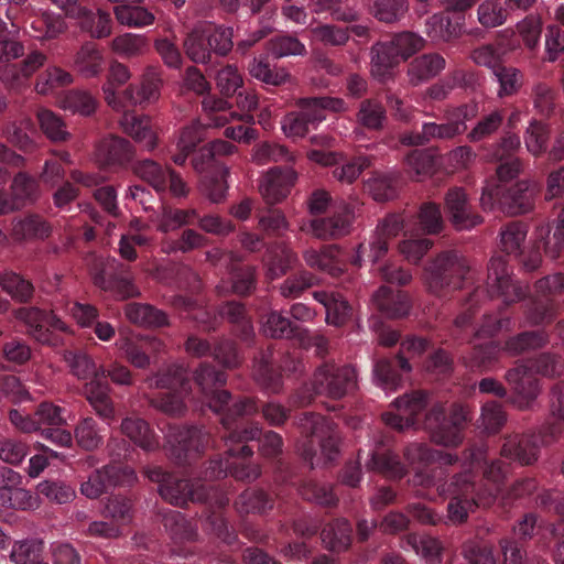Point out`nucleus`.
I'll list each match as a JSON object with an SVG mask.
<instances>
[{
  "label": "nucleus",
  "instance_id": "4468645a",
  "mask_svg": "<svg viewBox=\"0 0 564 564\" xmlns=\"http://www.w3.org/2000/svg\"><path fill=\"white\" fill-rule=\"evenodd\" d=\"M301 438L297 442V451L303 459L315 468L323 464L333 463L339 455L341 443L337 425H300Z\"/></svg>",
  "mask_w": 564,
  "mask_h": 564
},
{
  "label": "nucleus",
  "instance_id": "1a4fd4ad",
  "mask_svg": "<svg viewBox=\"0 0 564 564\" xmlns=\"http://www.w3.org/2000/svg\"><path fill=\"white\" fill-rule=\"evenodd\" d=\"M234 30L230 26L208 24L194 29L184 41L186 56L196 64H215L234 47Z\"/></svg>",
  "mask_w": 564,
  "mask_h": 564
},
{
  "label": "nucleus",
  "instance_id": "49530a36",
  "mask_svg": "<svg viewBox=\"0 0 564 564\" xmlns=\"http://www.w3.org/2000/svg\"><path fill=\"white\" fill-rule=\"evenodd\" d=\"M371 55V73L380 79H384L402 59L391 40L376 43Z\"/></svg>",
  "mask_w": 564,
  "mask_h": 564
},
{
  "label": "nucleus",
  "instance_id": "c85d7f7f",
  "mask_svg": "<svg viewBox=\"0 0 564 564\" xmlns=\"http://www.w3.org/2000/svg\"><path fill=\"white\" fill-rule=\"evenodd\" d=\"M549 436L543 435L540 431L539 435H516L509 437L501 447V456L518 460L521 465H531L538 459L540 445L547 444Z\"/></svg>",
  "mask_w": 564,
  "mask_h": 564
},
{
  "label": "nucleus",
  "instance_id": "423d86ee",
  "mask_svg": "<svg viewBox=\"0 0 564 564\" xmlns=\"http://www.w3.org/2000/svg\"><path fill=\"white\" fill-rule=\"evenodd\" d=\"M234 425H223L220 440L224 442L227 458H210L204 464V470L199 473L196 480L209 481L227 476L229 474L236 480L253 481L261 471L257 464L251 462L252 447L249 445H238L232 433ZM236 427L238 425H235Z\"/></svg>",
  "mask_w": 564,
  "mask_h": 564
},
{
  "label": "nucleus",
  "instance_id": "de8ad7c7",
  "mask_svg": "<svg viewBox=\"0 0 564 564\" xmlns=\"http://www.w3.org/2000/svg\"><path fill=\"white\" fill-rule=\"evenodd\" d=\"M314 299L326 310V321L328 324L343 325L351 313L348 302L339 294L328 291H315Z\"/></svg>",
  "mask_w": 564,
  "mask_h": 564
},
{
  "label": "nucleus",
  "instance_id": "58836bf2",
  "mask_svg": "<svg viewBox=\"0 0 564 564\" xmlns=\"http://www.w3.org/2000/svg\"><path fill=\"white\" fill-rule=\"evenodd\" d=\"M451 12L435 13L426 20V33L432 40L451 41L460 34L465 17Z\"/></svg>",
  "mask_w": 564,
  "mask_h": 564
},
{
  "label": "nucleus",
  "instance_id": "6ab92c4d",
  "mask_svg": "<svg viewBox=\"0 0 564 564\" xmlns=\"http://www.w3.org/2000/svg\"><path fill=\"white\" fill-rule=\"evenodd\" d=\"M357 375L350 366L325 361L318 366L312 379V389L317 395L340 399L356 387Z\"/></svg>",
  "mask_w": 564,
  "mask_h": 564
},
{
  "label": "nucleus",
  "instance_id": "2eb2a0df",
  "mask_svg": "<svg viewBox=\"0 0 564 564\" xmlns=\"http://www.w3.org/2000/svg\"><path fill=\"white\" fill-rule=\"evenodd\" d=\"M536 183L522 180L509 187L487 185L480 196L484 210H491L498 206L503 213L510 215L525 214L533 209L536 194Z\"/></svg>",
  "mask_w": 564,
  "mask_h": 564
},
{
  "label": "nucleus",
  "instance_id": "864d4df0",
  "mask_svg": "<svg viewBox=\"0 0 564 564\" xmlns=\"http://www.w3.org/2000/svg\"><path fill=\"white\" fill-rule=\"evenodd\" d=\"M296 261V253L286 247L276 246L268 249L263 258V263L267 267V276L274 280L286 274Z\"/></svg>",
  "mask_w": 564,
  "mask_h": 564
},
{
  "label": "nucleus",
  "instance_id": "c756f323",
  "mask_svg": "<svg viewBox=\"0 0 564 564\" xmlns=\"http://www.w3.org/2000/svg\"><path fill=\"white\" fill-rule=\"evenodd\" d=\"M429 395L425 391L415 390L395 399L393 405L398 413L386 412L382 414L383 423H416L414 415L425 410Z\"/></svg>",
  "mask_w": 564,
  "mask_h": 564
},
{
  "label": "nucleus",
  "instance_id": "f03ea898",
  "mask_svg": "<svg viewBox=\"0 0 564 564\" xmlns=\"http://www.w3.org/2000/svg\"><path fill=\"white\" fill-rule=\"evenodd\" d=\"M144 475L149 480L159 484L160 496L171 505L185 507L188 502L204 503L207 528L225 544L232 546L237 543L238 535L223 514L229 503V498L223 490L199 482L196 478H177L160 466H147Z\"/></svg>",
  "mask_w": 564,
  "mask_h": 564
},
{
  "label": "nucleus",
  "instance_id": "7c9ffc66",
  "mask_svg": "<svg viewBox=\"0 0 564 564\" xmlns=\"http://www.w3.org/2000/svg\"><path fill=\"white\" fill-rule=\"evenodd\" d=\"M47 61L46 54L33 50L18 64L8 65L1 74L3 82L13 88H20L37 72Z\"/></svg>",
  "mask_w": 564,
  "mask_h": 564
},
{
  "label": "nucleus",
  "instance_id": "9d476101",
  "mask_svg": "<svg viewBox=\"0 0 564 564\" xmlns=\"http://www.w3.org/2000/svg\"><path fill=\"white\" fill-rule=\"evenodd\" d=\"M149 384L166 391L151 399V404L166 415L181 416L185 409V397L189 393L191 380L183 366L172 365L149 379Z\"/></svg>",
  "mask_w": 564,
  "mask_h": 564
},
{
  "label": "nucleus",
  "instance_id": "8fccbe9b",
  "mask_svg": "<svg viewBox=\"0 0 564 564\" xmlns=\"http://www.w3.org/2000/svg\"><path fill=\"white\" fill-rule=\"evenodd\" d=\"M110 387L101 377L93 378L85 386L88 402L101 419H110L113 414V403L109 395Z\"/></svg>",
  "mask_w": 564,
  "mask_h": 564
},
{
  "label": "nucleus",
  "instance_id": "5701e85b",
  "mask_svg": "<svg viewBox=\"0 0 564 564\" xmlns=\"http://www.w3.org/2000/svg\"><path fill=\"white\" fill-rule=\"evenodd\" d=\"M135 480L133 468L123 463H111L94 471L80 486V491L89 499H96L116 486H130Z\"/></svg>",
  "mask_w": 564,
  "mask_h": 564
},
{
  "label": "nucleus",
  "instance_id": "09e8293b",
  "mask_svg": "<svg viewBox=\"0 0 564 564\" xmlns=\"http://www.w3.org/2000/svg\"><path fill=\"white\" fill-rule=\"evenodd\" d=\"M261 332L265 337L297 339L299 336L305 334V328L273 311L262 321Z\"/></svg>",
  "mask_w": 564,
  "mask_h": 564
},
{
  "label": "nucleus",
  "instance_id": "6e6552de",
  "mask_svg": "<svg viewBox=\"0 0 564 564\" xmlns=\"http://www.w3.org/2000/svg\"><path fill=\"white\" fill-rule=\"evenodd\" d=\"M160 429L164 435L165 448L177 465L192 466L209 446L215 445V438L207 425H164Z\"/></svg>",
  "mask_w": 564,
  "mask_h": 564
},
{
  "label": "nucleus",
  "instance_id": "bf43d9fd",
  "mask_svg": "<svg viewBox=\"0 0 564 564\" xmlns=\"http://www.w3.org/2000/svg\"><path fill=\"white\" fill-rule=\"evenodd\" d=\"M357 123L371 131H380L387 122L384 106L376 99H365L356 113Z\"/></svg>",
  "mask_w": 564,
  "mask_h": 564
},
{
  "label": "nucleus",
  "instance_id": "72a5a7b5",
  "mask_svg": "<svg viewBox=\"0 0 564 564\" xmlns=\"http://www.w3.org/2000/svg\"><path fill=\"white\" fill-rule=\"evenodd\" d=\"M232 433L235 434L237 444L251 446L252 453L257 447V449L260 451L262 455L268 457H275L282 451V437L272 431L265 432L262 437L259 438H257V436L261 433L258 431V429H232Z\"/></svg>",
  "mask_w": 564,
  "mask_h": 564
},
{
  "label": "nucleus",
  "instance_id": "2f4dec72",
  "mask_svg": "<svg viewBox=\"0 0 564 564\" xmlns=\"http://www.w3.org/2000/svg\"><path fill=\"white\" fill-rule=\"evenodd\" d=\"M405 180L400 171L376 172L366 182L365 188L377 202H388L398 197Z\"/></svg>",
  "mask_w": 564,
  "mask_h": 564
},
{
  "label": "nucleus",
  "instance_id": "a878e982",
  "mask_svg": "<svg viewBox=\"0 0 564 564\" xmlns=\"http://www.w3.org/2000/svg\"><path fill=\"white\" fill-rule=\"evenodd\" d=\"M297 180V173L290 166H273L259 183V191L268 205L281 203L291 193Z\"/></svg>",
  "mask_w": 564,
  "mask_h": 564
},
{
  "label": "nucleus",
  "instance_id": "f3484780",
  "mask_svg": "<svg viewBox=\"0 0 564 564\" xmlns=\"http://www.w3.org/2000/svg\"><path fill=\"white\" fill-rule=\"evenodd\" d=\"M564 292V274L556 273L535 283V295L524 303V316L531 325L550 324L557 310L555 295Z\"/></svg>",
  "mask_w": 564,
  "mask_h": 564
},
{
  "label": "nucleus",
  "instance_id": "c03bdc74",
  "mask_svg": "<svg viewBox=\"0 0 564 564\" xmlns=\"http://www.w3.org/2000/svg\"><path fill=\"white\" fill-rule=\"evenodd\" d=\"M0 286L19 304L32 303L35 295L33 282L14 271H6L0 275Z\"/></svg>",
  "mask_w": 564,
  "mask_h": 564
},
{
  "label": "nucleus",
  "instance_id": "20e7f679",
  "mask_svg": "<svg viewBox=\"0 0 564 564\" xmlns=\"http://www.w3.org/2000/svg\"><path fill=\"white\" fill-rule=\"evenodd\" d=\"M529 293L527 284L514 278L506 256L496 253L488 264L486 288H476L467 297L465 310L455 318V326L459 329L471 324L474 310L485 299H501L505 306L525 300Z\"/></svg>",
  "mask_w": 564,
  "mask_h": 564
},
{
  "label": "nucleus",
  "instance_id": "603ef678",
  "mask_svg": "<svg viewBox=\"0 0 564 564\" xmlns=\"http://www.w3.org/2000/svg\"><path fill=\"white\" fill-rule=\"evenodd\" d=\"M104 57L95 43L87 42L76 53L74 67L85 78L98 76L104 70Z\"/></svg>",
  "mask_w": 564,
  "mask_h": 564
},
{
  "label": "nucleus",
  "instance_id": "774afa93",
  "mask_svg": "<svg viewBox=\"0 0 564 564\" xmlns=\"http://www.w3.org/2000/svg\"><path fill=\"white\" fill-rule=\"evenodd\" d=\"M300 494L303 499L315 502L322 507H335L338 502V497L334 492L333 486L315 480L304 481L300 488Z\"/></svg>",
  "mask_w": 564,
  "mask_h": 564
},
{
  "label": "nucleus",
  "instance_id": "e433bc0d",
  "mask_svg": "<svg viewBox=\"0 0 564 564\" xmlns=\"http://www.w3.org/2000/svg\"><path fill=\"white\" fill-rule=\"evenodd\" d=\"M127 272L128 268L123 264H120L119 273H109L107 270H101L95 273L94 283L105 291H113L122 299L137 296L139 295V290Z\"/></svg>",
  "mask_w": 564,
  "mask_h": 564
},
{
  "label": "nucleus",
  "instance_id": "cd10ccee",
  "mask_svg": "<svg viewBox=\"0 0 564 564\" xmlns=\"http://www.w3.org/2000/svg\"><path fill=\"white\" fill-rule=\"evenodd\" d=\"M134 156L135 150L130 141L117 135L104 138L96 149L98 163L110 170L127 169Z\"/></svg>",
  "mask_w": 564,
  "mask_h": 564
},
{
  "label": "nucleus",
  "instance_id": "338daca9",
  "mask_svg": "<svg viewBox=\"0 0 564 564\" xmlns=\"http://www.w3.org/2000/svg\"><path fill=\"white\" fill-rule=\"evenodd\" d=\"M73 83L70 73L58 66H48L39 74L35 83V90L39 94L47 95L57 88L68 86Z\"/></svg>",
  "mask_w": 564,
  "mask_h": 564
},
{
  "label": "nucleus",
  "instance_id": "ea45409f",
  "mask_svg": "<svg viewBox=\"0 0 564 564\" xmlns=\"http://www.w3.org/2000/svg\"><path fill=\"white\" fill-rule=\"evenodd\" d=\"M323 545L332 552H344L352 542V528L346 519H334L321 532Z\"/></svg>",
  "mask_w": 564,
  "mask_h": 564
},
{
  "label": "nucleus",
  "instance_id": "dca6fc26",
  "mask_svg": "<svg viewBox=\"0 0 564 564\" xmlns=\"http://www.w3.org/2000/svg\"><path fill=\"white\" fill-rule=\"evenodd\" d=\"M302 370L303 362L299 356L291 352L275 355L271 346L254 357L253 377L259 384L271 392H278L281 389L283 375L299 373Z\"/></svg>",
  "mask_w": 564,
  "mask_h": 564
},
{
  "label": "nucleus",
  "instance_id": "c9c22d12",
  "mask_svg": "<svg viewBox=\"0 0 564 564\" xmlns=\"http://www.w3.org/2000/svg\"><path fill=\"white\" fill-rule=\"evenodd\" d=\"M163 527L174 545L181 546L198 539L196 524L180 511L169 510L163 513Z\"/></svg>",
  "mask_w": 564,
  "mask_h": 564
},
{
  "label": "nucleus",
  "instance_id": "79ce46f5",
  "mask_svg": "<svg viewBox=\"0 0 564 564\" xmlns=\"http://www.w3.org/2000/svg\"><path fill=\"white\" fill-rule=\"evenodd\" d=\"M126 317L133 324L158 328L169 325L167 314L151 304L131 302L124 306Z\"/></svg>",
  "mask_w": 564,
  "mask_h": 564
},
{
  "label": "nucleus",
  "instance_id": "680f3d73",
  "mask_svg": "<svg viewBox=\"0 0 564 564\" xmlns=\"http://www.w3.org/2000/svg\"><path fill=\"white\" fill-rule=\"evenodd\" d=\"M161 345L160 341L153 340H139L134 341L130 338H122L117 341V346L124 352L127 360L134 367L144 369L150 365V356L148 350Z\"/></svg>",
  "mask_w": 564,
  "mask_h": 564
},
{
  "label": "nucleus",
  "instance_id": "052dcab7",
  "mask_svg": "<svg viewBox=\"0 0 564 564\" xmlns=\"http://www.w3.org/2000/svg\"><path fill=\"white\" fill-rule=\"evenodd\" d=\"M427 420L436 423H467L471 421V415L469 408L462 402H437L430 409Z\"/></svg>",
  "mask_w": 564,
  "mask_h": 564
},
{
  "label": "nucleus",
  "instance_id": "13d9d810",
  "mask_svg": "<svg viewBox=\"0 0 564 564\" xmlns=\"http://www.w3.org/2000/svg\"><path fill=\"white\" fill-rule=\"evenodd\" d=\"M130 78L128 67L119 62H113L109 69L108 83L104 86L105 100L113 109L121 110L124 105L122 90L117 91L115 85L121 86Z\"/></svg>",
  "mask_w": 564,
  "mask_h": 564
},
{
  "label": "nucleus",
  "instance_id": "bb28decb",
  "mask_svg": "<svg viewBox=\"0 0 564 564\" xmlns=\"http://www.w3.org/2000/svg\"><path fill=\"white\" fill-rule=\"evenodd\" d=\"M185 347L187 352L195 357L213 355L225 368H235L242 360L236 343L228 338L219 339L213 347L206 339L189 336Z\"/></svg>",
  "mask_w": 564,
  "mask_h": 564
},
{
  "label": "nucleus",
  "instance_id": "a211bd4d",
  "mask_svg": "<svg viewBox=\"0 0 564 564\" xmlns=\"http://www.w3.org/2000/svg\"><path fill=\"white\" fill-rule=\"evenodd\" d=\"M431 341L420 336H406L401 341L400 352L391 359H380L375 366V376L384 389L394 390L401 383V372H409L411 365L404 354L410 357L420 356L427 351Z\"/></svg>",
  "mask_w": 564,
  "mask_h": 564
},
{
  "label": "nucleus",
  "instance_id": "aec40b11",
  "mask_svg": "<svg viewBox=\"0 0 564 564\" xmlns=\"http://www.w3.org/2000/svg\"><path fill=\"white\" fill-rule=\"evenodd\" d=\"M404 220L403 215L391 214L380 221L369 241L358 246L354 264L361 265L366 259L372 264L379 263L388 254L390 241L404 228Z\"/></svg>",
  "mask_w": 564,
  "mask_h": 564
},
{
  "label": "nucleus",
  "instance_id": "f257e3e1",
  "mask_svg": "<svg viewBox=\"0 0 564 564\" xmlns=\"http://www.w3.org/2000/svg\"><path fill=\"white\" fill-rule=\"evenodd\" d=\"M404 457L409 464H421L412 482L424 488L435 487L438 495L448 498L447 518L453 524H462L476 508L490 507L503 485L509 465L502 459L488 462L485 445H473L464 452L468 468L445 480L447 471L457 456L432 449L423 443L405 447Z\"/></svg>",
  "mask_w": 564,
  "mask_h": 564
},
{
  "label": "nucleus",
  "instance_id": "4be33fe9",
  "mask_svg": "<svg viewBox=\"0 0 564 564\" xmlns=\"http://www.w3.org/2000/svg\"><path fill=\"white\" fill-rule=\"evenodd\" d=\"M14 316L24 325L25 333L41 344H53L52 330H68L65 322L53 312L37 306L19 307L14 311Z\"/></svg>",
  "mask_w": 564,
  "mask_h": 564
},
{
  "label": "nucleus",
  "instance_id": "ddd939ff",
  "mask_svg": "<svg viewBox=\"0 0 564 564\" xmlns=\"http://www.w3.org/2000/svg\"><path fill=\"white\" fill-rule=\"evenodd\" d=\"M478 115L476 104H465L449 109L445 113V123L425 122L421 131H409L400 134V142L406 147H419L434 139L448 140L466 131V122Z\"/></svg>",
  "mask_w": 564,
  "mask_h": 564
},
{
  "label": "nucleus",
  "instance_id": "473e14b6",
  "mask_svg": "<svg viewBox=\"0 0 564 564\" xmlns=\"http://www.w3.org/2000/svg\"><path fill=\"white\" fill-rule=\"evenodd\" d=\"M377 310L389 318H400L409 314L411 302L403 291L381 286L372 297Z\"/></svg>",
  "mask_w": 564,
  "mask_h": 564
},
{
  "label": "nucleus",
  "instance_id": "f704fd0d",
  "mask_svg": "<svg viewBox=\"0 0 564 564\" xmlns=\"http://www.w3.org/2000/svg\"><path fill=\"white\" fill-rule=\"evenodd\" d=\"M506 380L514 393L524 402H530L539 394V379L527 362L511 368L506 373Z\"/></svg>",
  "mask_w": 564,
  "mask_h": 564
},
{
  "label": "nucleus",
  "instance_id": "69168bd1",
  "mask_svg": "<svg viewBox=\"0 0 564 564\" xmlns=\"http://www.w3.org/2000/svg\"><path fill=\"white\" fill-rule=\"evenodd\" d=\"M51 232L50 225L39 215H29L14 223L12 234L15 239H43Z\"/></svg>",
  "mask_w": 564,
  "mask_h": 564
},
{
  "label": "nucleus",
  "instance_id": "4c0bfd02",
  "mask_svg": "<svg viewBox=\"0 0 564 564\" xmlns=\"http://www.w3.org/2000/svg\"><path fill=\"white\" fill-rule=\"evenodd\" d=\"M68 411L65 406L50 401L41 402L34 410V416L23 414L20 410L12 409L9 412L11 423H67Z\"/></svg>",
  "mask_w": 564,
  "mask_h": 564
},
{
  "label": "nucleus",
  "instance_id": "a19ab883",
  "mask_svg": "<svg viewBox=\"0 0 564 564\" xmlns=\"http://www.w3.org/2000/svg\"><path fill=\"white\" fill-rule=\"evenodd\" d=\"M339 249L330 245L324 246L321 250L313 248L305 250L303 259L312 269H317L333 276H338L343 272V263L339 260Z\"/></svg>",
  "mask_w": 564,
  "mask_h": 564
},
{
  "label": "nucleus",
  "instance_id": "b1692460",
  "mask_svg": "<svg viewBox=\"0 0 564 564\" xmlns=\"http://www.w3.org/2000/svg\"><path fill=\"white\" fill-rule=\"evenodd\" d=\"M10 189V194L0 193V209L6 215L34 204L40 196L37 180L23 171L14 175Z\"/></svg>",
  "mask_w": 564,
  "mask_h": 564
},
{
  "label": "nucleus",
  "instance_id": "a18cd8bd",
  "mask_svg": "<svg viewBox=\"0 0 564 564\" xmlns=\"http://www.w3.org/2000/svg\"><path fill=\"white\" fill-rule=\"evenodd\" d=\"M274 499L262 489L248 488L234 502L235 510L240 514H263L272 510Z\"/></svg>",
  "mask_w": 564,
  "mask_h": 564
},
{
  "label": "nucleus",
  "instance_id": "0eeeda50",
  "mask_svg": "<svg viewBox=\"0 0 564 564\" xmlns=\"http://www.w3.org/2000/svg\"><path fill=\"white\" fill-rule=\"evenodd\" d=\"M173 305L176 308L186 311L188 313V317L195 319L204 330H216L220 318L230 324L231 332L242 341L249 344L254 338L252 319L245 305L240 302L226 301L219 304L217 307V316L212 315L205 308L197 306L195 300L185 295L175 296Z\"/></svg>",
  "mask_w": 564,
  "mask_h": 564
},
{
  "label": "nucleus",
  "instance_id": "412c9836",
  "mask_svg": "<svg viewBox=\"0 0 564 564\" xmlns=\"http://www.w3.org/2000/svg\"><path fill=\"white\" fill-rule=\"evenodd\" d=\"M520 147L519 135L507 132L499 140L484 148L485 159L498 164L496 174L501 182L513 180L523 171L524 163L517 155Z\"/></svg>",
  "mask_w": 564,
  "mask_h": 564
},
{
  "label": "nucleus",
  "instance_id": "9b49d317",
  "mask_svg": "<svg viewBox=\"0 0 564 564\" xmlns=\"http://www.w3.org/2000/svg\"><path fill=\"white\" fill-rule=\"evenodd\" d=\"M471 279L466 259L455 250L440 253L425 269L429 291L436 296H445L460 289Z\"/></svg>",
  "mask_w": 564,
  "mask_h": 564
},
{
  "label": "nucleus",
  "instance_id": "39448f33",
  "mask_svg": "<svg viewBox=\"0 0 564 564\" xmlns=\"http://www.w3.org/2000/svg\"><path fill=\"white\" fill-rule=\"evenodd\" d=\"M162 86L161 69L158 66H148L142 75L140 86L130 85L122 90L124 113L120 124L129 137L143 145L148 151H152L158 145V135L153 122L148 116H138L128 112L129 107L150 104L160 96Z\"/></svg>",
  "mask_w": 564,
  "mask_h": 564
},
{
  "label": "nucleus",
  "instance_id": "3c124183",
  "mask_svg": "<svg viewBox=\"0 0 564 564\" xmlns=\"http://www.w3.org/2000/svg\"><path fill=\"white\" fill-rule=\"evenodd\" d=\"M445 58L438 53H427L415 57L409 67L411 82L417 84L438 75L445 68Z\"/></svg>",
  "mask_w": 564,
  "mask_h": 564
},
{
  "label": "nucleus",
  "instance_id": "5fc2aeb1",
  "mask_svg": "<svg viewBox=\"0 0 564 564\" xmlns=\"http://www.w3.org/2000/svg\"><path fill=\"white\" fill-rule=\"evenodd\" d=\"M402 547L412 550L423 557L427 564H438L441 562L442 546L435 538L412 533L406 535Z\"/></svg>",
  "mask_w": 564,
  "mask_h": 564
},
{
  "label": "nucleus",
  "instance_id": "7ed1b4c3",
  "mask_svg": "<svg viewBox=\"0 0 564 564\" xmlns=\"http://www.w3.org/2000/svg\"><path fill=\"white\" fill-rule=\"evenodd\" d=\"M193 379L202 393V416L209 417L208 414L213 413L219 417L218 423H229L230 420L250 417L260 409L253 398L235 397L223 389L227 375L212 364L202 362L194 371Z\"/></svg>",
  "mask_w": 564,
  "mask_h": 564
},
{
  "label": "nucleus",
  "instance_id": "4d7b16f0",
  "mask_svg": "<svg viewBox=\"0 0 564 564\" xmlns=\"http://www.w3.org/2000/svg\"><path fill=\"white\" fill-rule=\"evenodd\" d=\"M44 542L32 538L15 541L11 547L10 558L14 564H48L43 560Z\"/></svg>",
  "mask_w": 564,
  "mask_h": 564
},
{
  "label": "nucleus",
  "instance_id": "6e6d98bb",
  "mask_svg": "<svg viewBox=\"0 0 564 564\" xmlns=\"http://www.w3.org/2000/svg\"><path fill=\"white\" fill-rule=\"evenodd\" d=\"M349 218L345 214L326 218H315L308 225L311 231L318 239L338 238L348 232Z\"/></svg>",
  "mask_w": 564,
  "mask_h": 564
},
{
  "label": "nucleus",
  "instance_id": "37998d69",
  "mask_svg": "<svg viewBox=\"0 0 564 564\" xmlns=\"http://www.w3.org/2000/svg\"><path fill=\"white\" fill-rule=\"evenodd\" d=\"M132 171L140 180L149 184L156 193L163 194L167 191V175L171 167L161 163L144 159L132 164Z\"/></svg>",
  "mask_w": 564,
  "mask_h": 564
},
{
  "label": "nucleus",
  "instance_id": "f8f14e48",
  "mask_svg": "<svg viewBox=\"0 0 564 564\" xmlns=\"http://www.w3.org/2000/svg\"><path fill=\"white\" fill-rule=\"evenodd\" d=\"M296 106L299 109L288 113L282 121L288 137L303 138L326 119L327 111L345 110L343 99L328 96L300 98Z\"/></svg>",
  "mask_w": 564,
  "mask_h": 564
},
{
  "label": "nucleus",
  "instance_id": "e2e57ef3",
  "mask_svg": "<svg viewBox=\"0 0 564 564\" xmlns=\"http://www.w3.org/2000/svg\"><path fill=\"white\" fill-rule=\"evenodd\" d=\"M528 235V225L523 221H510L500 230V246L506 254L514 257L522 250Z\"/></svg>",
  "mask_w": 564,
  "mask_h": 564
},
{
  "label": "nucleus",
  "instance_id": "0e129e2a",
  "mask_svg": "<svg viewBox=\"0 0 564 564\" xmlns=\"http://www.w3.org/2000/svg\"><path fill=\"white\" fill-rule=\"evenodd\" d=\"M409 10V0H372L373 17L387 24L401 21Z\"/></svg>",
  "mask_w": 564,
  "mask_h": 564
},
{
  "label": "nucleus",
  "instance_id": "393cba45",
  "mask_svg": "<svg viewBox=\"0 0 564 564\" xmlns=\"http://www.w3.org/2000/svg\"><path fill=\"white\" fill-rule=\"evenodd\" d=\"M445 214L457 230H469L482 223L464 188L452 187L444 197Z\"/></svg>",
  "mask_w": 564,
  "mask_h": 564
}]
</instances>
